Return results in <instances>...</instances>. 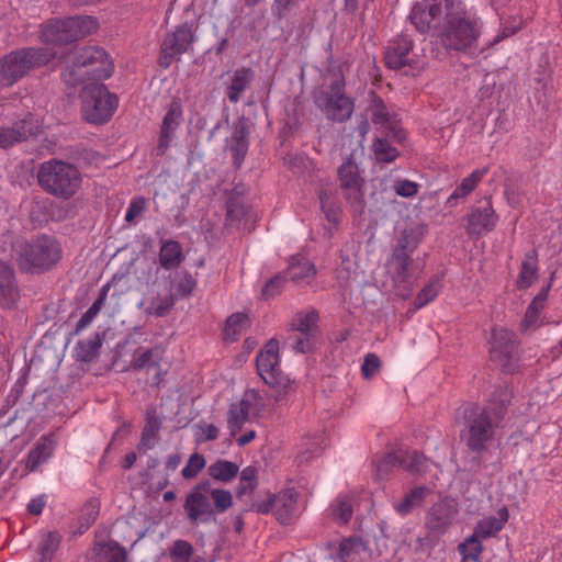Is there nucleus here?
<instances>
[{
	"instance_id": "1",
	"label": "nucleus",
	"mask_w": 562,
	"mask_h": 562,
	"mask_svg": "<svg viewBox=\"0 0 562 562\" xmlns=\"http://www.w3.org/2000/svg\"><path fill=\"white\" fill-rule=\"evenodd\" d=\"M483 22L476 16H457L449 24H445L439 32L442 45L450 50L464 52L475 55L477 52H484L486 48L496 45L506 37L514 35L520 25L513 27H503L495 37L479 49V38L482 34Z\"/></svg>"
},
{
	"instance_id": "2",
	"label": "nucleus",
	"mask_w": 562,
	"mask_h": 562,
	"mask_svg": "<svg viewBox=\"0 0 562 562\" xmlns=\"http://www.w3.org/2000/svg\"><path fill=\"white\" fill-rule=\"evenodd\" d=\"M4 241L12 244V258L24 271H44L55 266L61 257L60 245L52 237L42 235L30 241L18 239L11 235L3 236Z\"/></svg>"
},
{
	"instance_id": "3",
	"label": "nucleus",
	"mask_w": 562,
	"mask_h": 562,
	"mask_svg": "<svg viewBox=\"0 0 562 562\" xmlns=\"http://www.w3.org/2000/svg\"><path fill=\"white\" fill-rule=\"evenodd\" d=\"M112 72L113 63L103 48L83 47L76 52L61 78L66 85L75 87L88 80H105Z\"/></svg>"
},
{
	"instance_id": "4",
	"label": "nucleus",
	"mask_w": 562,
	"mask_h": 562,
	"mask_svg": "<svg viewBox=\"0 0 562 562\" xmlns=\"http://www.w3.org/2000/svg\"><path fill=\"white\" fill-rule=\"evenodd\" d=\"M505 411L504 403L484 408L474 406L467 411L465 428L461 436L471 451L482 452L486 449L487 442L493 439L494 428L503 418Z\"/></svg>"
},
{
	"instance_id": "5",
	"label": "nucleus",
	"mask_w": 562,
	"mask_h": 562,
	"mask_svg": "<svg viewBox=\"0 0 562 562\" xmlns=\"http://www.w3.org/2000/svg\"><path fill=\"white\" fill-rule=\"evenodd\" d=\"M38 184L47 193L60 199H70L81 186V175L71 164L50 159L41 165Z\"/></svg>"
},
{
	"instance_id": "6",
	"label": "nucleus",
	"mask_w": 562,
	"mask_h": 562,
	"mask_svg": "<svg viewBox=\"0 0 562 562\" xmlns=\"http://www.w3.org/2000/svg\"><path fill=\"white\" fill-rule=\"evenodd\" d=\"M56 56L52 48H22L0 59V86L9 87L31 69L47 64Z\"/></svg>"
},
{
	"instance_id": "7",
	"label": "nucleus",
	"mask_w": 562,
	"mask_h": 562,
	"mask_svg": "<svg viewBox=\"0 0 562 562\" xmlns=\"http://www.w3.org/2000/svg\"><path fill=\"white\" fill-rule=\"evenodd\" d=\"M81 102L85 120L92 124H103L114 114L119 100L104 85L91 83L83 88Z\"/></svg>"
},
{
	"instance_id": "8",
	"label": "nucleus",
	"mask_w": 562,
	"mask_h": 562,
	"mask_svg": "<svg viewBox=\"0 0 562 562\" xmlns=\"http://www.w3.org/2000/svg\"><path fill=\"white\" fill-rule=\"evenodd\" d=\"M257 372L266 384L280 390L276 401H281L292 387L290 379L280 369L279 342L269 340L256 357Z\"/></svg>"
},
{
	"instance_id": "9",
	"label": "nucleus",
	"mask_w": 562,
	"mask_h": 562,
	"mask_svg": "<svg viewBox=\"0 0 562 562\" xmlns=\"http://www.w3.org/2000/svg\"><path fill=\"white\" fill-rule=\"evenodd\" d=\"M266 405L267 398L259 391H245L239 401L229 405L226 419L229 435L235 437L246 423L259 419Z\"/></svg>"
},
{
	"instance_id": "10",
	"label": "nucleus",
	"mask_w": 562,
	"mask_h": 562,
	"mask_svg": "<svg viewBox=\"0 0 562 562\" xmlns=\"http://www.w3.org/2000/svg\"><path fill=\"white\" fill-rule=\"evenodd\" d=\"M195 40L194 32L189 23L176 26L172 32L166 34L160 44L159 66L164 69L169 68L176 58L191 48Z\"/></svg>"
},
{
	"instance_id": "11",
	"label": "nucleus",
	"mask_w": 562,
	"mask_h": 562,
	"mask_svg": "<svg viewBox=\"0 0 562 562\" xmlns=\"http://www.w3.org/2000/svg\"><path fill=\"white\" fill-rule=\"evenodd\" d=\"M210 482L198 483L187 495L183 508L190 522H211L215 520V509L210 501Z\"/></svg>"
},
{
	"instance_id": "12",
	"label": "nucleus",
	"mask_w": 562,
	"mask_h": 562,
	"mask_svg": "<svg viewBox=\"0 0 562 562\" xmlns=\"http://www.w3.org/2000/svg\"><path fill=\"white\" fill-rule=\"evenodd\" d=\"M338 178L350 205L362 210L364 203L363 179L352 156L347 157L338 168Z\"/></svg>"
},
{
	"instance_id": "13",
	"label": "nucleus",
	"mask_w": 562,
	"mask_h": 562,
	"mask_svg": "<svg viewBox=\"0 0 562 562\" xmlns=\"http://www.w3.org/2000/svg\"><path fill=\"white\" fill-rule=\"evenodd\" d=\"M318 313L315 310H307L296 313L291 327L297 334L294 337V349L305 353L312 350L317 333Z\"/></svg>"
},
{
	"instance_id": "14",
	"label": "nucleus",
	"mask_w": 562,
	"mask_h": 562,
	"mask_svg": "<svg viewBox=\"0 0 562 562\" xmlns=\"http://www.w3.org/2000/svg\"><path fill=\"white\" fill-rule=\"evenodd\" d=\"M429 460L416 450H396L382 458L379 464V471H387L395 467H401L413 475L426 472Z\"/></svg>"
},
{
	"instance_id": "15",
	"label": "nucleus",
	"mask_w": 562,
	"mask_h": 562,
	"mask_svg": "<svg viewBox=\"0 0 562 562\" xmlns=\"http://www.w3.org/2000/svg\"><path fill=\"white\" fill-rule=\"evenodd\" d=\"M370 103L366 110L371 122L382 128L386 135L401 139L402 131L397 127V115L389 110L383 100L375 93L370 92Z\"/></svg>"
},
{
	"instance_id": "16",
	"label": "nucleus",
	"mask_w": 562,
	"mask_h": 562,
	"mask_svg": "<svg viewBox=\"0 0 562 562\" xmlns=\"http://www.w3.org/2000/svg\"><path fill=\"white\" fill-rule=\"evenodd\" d=\"M42 124L32 114L15 122L11 127L0 126V148H9L41 132Z\"/></svg>"
},
{
	"instance_id": "17",
	"label": "nucleus",
	"mask_w": 562,
	"mask_h": 562,
	"mask_svg": "<svg viewBox=\"0 0 562 562\" xmlns=\"http://www.w3.org/2000/svg\"><path fill=\"white\" fill-rule=\"evenodd\" d=\"M498 222V215L492 206L491 200L484 206L473 207L468 215L467 233L482 236L492 232Z\"/></svg>"
},
{
	"instance_id": "18",
	"label": "nucleus",
	"mask_w": 562,
	"mask_h": 562,
	"mask_svg": "<svg viewBox=\"0 0 562 562\" xmlns=\"http://www.w3.org/2000/svg\"><path fill=\"white\" fill-rule=\"evenodd\" d=\"M516 345L514 334L504 328H495L492 331L491 339V359L507 370V364L513 358Z\"/></svg>"
},
{
	"instance_id": "19",
	"label": "nucleus",
	"mask_w": 562,
	"mask_h": 562,
	"mask_svg": "<svg viewBox=\"0 0 562 562\" xmlns=\"http://www.w3.org/2000/svg\"><path fill=\"white\" fill-rule=\"evenodd\" d=\"M164 355L165 350L160 346H155L149 349H138L133 355L131 367L134 370L149 371L155 369V384L159 385L165 374L160 367Z\"/></svg>"
},
{
	"instance_id": "20",
	"label": "nucleus",
	"mask_w": 562,
	"mask_h": 562,
	"mask_svg": "<svg viewBox=\"0 0 562 562\" xmlns=\"http://www.w3.org/2000/svg\"><path fill=\"white\" fill-rule=\"evenodd\" d=\"M182 121V105L178 100H172V102L168 105L160 127V136L158 142V150L160 154H165V151L168 149L175 132L181 125Z\"/></svg>"
},
{
	"instance_id": "21",
	"label": "nucleus",
	"mask_w": 562,
	"mask_h": 562,
	"mask_svg": "<svg viewBox=\"0 0 562 562\" xmlns=\"http://www.w3.org/2000/svg\"><path fill=\"white\" fill-rule=\"evenodd\" d=\"M176 301L171 289L165 288L158 291H149L140 305L144 306L145 314L164 317L173 308Z\"/></svg>"
},
{
	"instance_id": "22",
	"label": "nucleus",
	"mask_w": 562,
	"mask_h": 562,
	"mask_svg": "<svg viewBox=\"0 0 562 562\" xmlns=\"http://www.w3.org/2000/svg\"><path fill=\"white\" fill-rule=\"evenodd\" d=\"M413 41L406 35H400L387 46L384 55L385 65L390 69H401L411 61Z\"/></svg>"
},
{
	"instance_id": "23",
	"label": "nucleus",
	"mask_w": 562,
	"mask_h": 562,
	"mask_svg": "<svg viewBox=\"0 0 562 562\" xmlns=\"http://www.w3.org/2000/svg\"><path fill=\"white\" fill-rule=\"evenodd\" d=\"M340 89L339 83L333 85V94L327 99L324 111L328 119L344 122L351 116L353 102L350 98L346 97Z\"/></svg>"
},
{
	"instance_id": "24",
	"label": "nucleus",
	"mask_w": 562,
	"mask_h": 562,
	"mask_svg": "<svg viewBox=\"0 0 562 562\" xmlns=\"http://www.w3.org/2000/svg\"><path fill=\"white\" fill-rule=\"evenodd\" d=\"M456 515V506L447 499H441L434 504L427 513L426 526L432 531L442 532L451 525Z\"/></svg>"
},
{
	"instance_id": "25",
	"label": "nucleus",
	"mask_w": 562,
	"mask_h": 562,
	"mask_svg": "<svg viewBox=\"0 0 562 562\" xmlns=\"http://www.w3.org/2000/svg\"><path fill=\"white\" fill-rule=\"evenodd\" d=\"M249 130L244 121L234 124L231 137L226 140V146L232 153L234 166L239 169L244 162L249 147Z\"/></svg>"
},
{
	"instance_id": "26",
	"label": "nucleus",
	"mask_w": 562,
	"mask_h": 562,
	"mask_svg": "<svg viewBox=\"0 0 562 562\" xmlns=\"http://www.w3.org/2000/svg\"><path fill=\"white\" fill-rule=\"evenodd\" d=\"M274 516L282 525H289L294 516L297 504V492L293 487L273 494Z\"/></svg>"
},
{
	"instance_id": "27",
	"label": "nucleus",
	"mask_w": 562,
	"mask_h": 562,
	"mask_svg": "<svg viewBox=\"0 0 562 562\" xmlns=\"http://www.w3.org/2000/svg\"><path fill=\"white\" fill-rule=\"evenodd\" d=\"M316 274L314 265L302 255L292 256L284 276L297 284L310 283Z\"/></svg>"
},
{
	"instance_id": "28",
	"label": "nucleus",
	"mask_w": 562,
	"mask_h": 562,
	"mask_svg": "<svg viewBox=\"0 0 562 562\" xmlns=\"http://www.w3.org/2000/svg\"><path fill=\"white\" fill-rule=\"evenodd\" d=\"M186 259L182 247L179 241L168 239L162 240L158 254V260L165 270L177 269Z\"/></svg>"
},
{
	"instance_id": "29",
	"label": "nucleus",
	"mask_w": 562,
	"mask_h": 562,
	"mask_svg": "<svg viewBox=\"0 0 562 562\" xmlns=\"http://www.w3.org/2000/svg\"><path fill=\"white\" fill-rule=\"evenodd\" d=\"M427 8L434 13L435 19L441 24H449L452 19H456L463 12L462 3L460 0H426Z\"/></svg>"
},
{
	"instance_id": "30",
	"label": "nucleus",
	"mask_w": 562,
	"mask_h": 562,
	"mask_svg": "<svg viewBox=\"0 0 562 562\" xmlns=\"http://www.w3.org/2000/svg\"><path fill=\"white\" fill-rule=\"evenodd\" d=\"M68 19L49 21L43 26L40 38L45 44L69 43L71 34L68 32Z\"/></svg>"
},
{
	"instance_id": "31",
	"label": "nucleus",
	"mask_w": 562,
	"mask_h": 562,
	"mask_svg": "<svg viewBox=\"0 0 562 562\" xmlns=\"http://www.w3.org/2000/svg\"><path fill=\"white\" fill-rule=\"evenodd\" d=\"M54 448L55 443L49 437H41L27 454L26 469L33 472L41 464L47 462L53 456Z\"/></svg>"
},
{
	"instance_id": "32",
	"label": "nucleus",
	"mask_w": 562,
	"mask_h": 562,
	"mask_svg": "<svg viewBox=\"0 0 562 562\" xmlns=\"http://www.w3.org/2000/svg\"><path fill=\"white\" fill-rule=\"evenodd\" d=\"M508 509L506 507H501L497 510V517L488 516L481 519L476 524L474 532H476L481 539L493 537L503 529L504 525L508 520Z\"/></svg>"
},
{
	"instance_id": "33",
	"label": "nucleus",
	"mask_w": 562,
	"mask_h": 562,
	"mask_svg": "<svg viewBox=\"0 0 562 562\" xmlns=\"http://www.w3.org/2000/svg\"><path fill=\"white\" fill-rule=\"evenodd\" d=\"M19 299V291L14 282L13 270L10 266L0 262V301L4 305H13Z\"/></svg>"
},
{
	"instance_id": "34",
	"label": "nucleus",
	"mask_w": 562,
	"mask_h": 562,
	"mask_svg": "<svg viewBox=\"0 0 562 562\" xmlns=\"http://www.w3.org/2000/svg\"><path fill=\"white\" fill-rule=\"evenodd\" d=\"M430 492L431 490L426 486L415 487L401 502L394 503L393 508L401 516H406L414 508L422 506Z\"/></svg>"
},
{
	"instance_id": "35",
	"label": "nucleus",
	"mask_w": 562,
	"mask_h": 562,
	"mask_svg": "<svg viewBox=\"0 0 562 562\" xmlns=\"http://www.w3.org/2000/svg\"><path fill=\"white\" fill-rule=\"evenodd\" d=\"M254 78V71L250 68H238L234 71L231 85L227 89V97L232 103H237L241 93L246 90Z\"/></svg>"
},
{
	"instance_id": "36",
	"label": "nucleus",
	"mask_w": 562,
	"mask_h": 562,
	"mask_svg": "<svg viewBox=\"0 0 562 562\" xmlns=\"http://www.w3.org/2000/svg\"><path fill=\"white\" fill-rule=\"evenodd\" d=\"M68 24L71 42L90 35L99 29L98 20L89 15L68 18Z\"/></svg>"
},
{
	"instance_id": "37",
	"label": "nucleus",
	"mask_w": 562,
	"mask_h": 562,
	"mask_svg": "<svg viewBox=\"0 0 562 562\" xmlns=\"http://www.w3.org/2000/svg\"><path fill=\"white\" fill-rule=\"evenodd\" d=\"M411 21L416 30L420 33L429 31L431 27L437 29L439 23L434 16V13L427 8V2L424 0L422 3L416 4L411 12Z\"/></svg>"
},
{
	"instance_id": "38",
	"label": "nucleus",
	"mask_w": 562,
	"mask_h": 562,
	"mask_svg": "<svg viewBox=\"0 0 562 562\" xmlns=\"http://www.w3.org/2000/svg\"><path fill=\"white\" fill-rule=\"evenodd\" d=\"M487 171V168L475 169L468 177L462 179L460 186H458L448 198V203L454 205L457 200L468 196L485 177Z\"/></svg>"
},
{
	"instance_id": "39",
	"label": "nucleus",
	"mask_w": 562,
	"mask_h": 562,
	"mask_svg": "<svg viewBox=\"0 0 562 562\" xmlns=\"http://www.w3.org/2000/svg\"><path fill=\"white\" fill-rule=\"evenodd\" d=\"M169 558L171 562H206L203 557L194 554V548L189 541L182 539L172 542Z\"/></svg>"
},
{
	"instance_id": "40",
	"label": "nucleus",
	"mask_w": 562,
	"mask_h": 562,
	"mask_svg": "<svg viewBox=\"0 0 562 562\" xmlns=\"http://www.w3.org/2000/svg\"><path fill=\"white\" fill-rule=\"evenodd\" d=\"M413 247L409 250H403L401 248H394L392 257L390 259V269L393 273L395 281H405L407 270L411 265V255Z\"/></svg>"
},
{
	"instance_id": "41",
	"label": "nucleus",
	"mask_w": 562,
	"mask_h": 562,
	"mask_svg": "<svg viewBox=\"0 0 562 562\" xmlns=\"http://www.w3.org/2000/svg\"><path fill=\"white\" fill-rule=\"evenodd\" d=\"M538 272V260L533 251L527 252L521 262L520 271L517 278L519 289L529 288L536 280Z\"/></svg>"
},
{
	"instance_id": "42",
	"label": "nucleus",
	"mask_w": 562,
	"mask_h": 562,
	"mask_svg": "<svg viewBox=\"0 0 562 562\" xmlns=\"http://www.w3.org/2000/svg\"><path fill=\"white\" fill-rule=\"evenodd\" d=\"M239 467L232 461L220 459L212 463L209 469V475L215 481L231 482L238 474Z\"/></svg>"
},
{
	"instance_id": "43",
	"label": "nucleus",
	"mask_w": 562,
	"mask_h": 562,
	"mask_svg": "<svg viewBox=\"0 0 562 562\" xmlns=\"http://www.w3.org/2000/svg\"><path fill=\"white\" fill-rule=\"evenodd\" d=\"M481 537L473 531L463 542L458 547L460 554L462 555V562H479L483 546Z\"/></svg>"
},
{
	"instance_id": "44",
	"label": "nucleus",
	"mask_w": 562,
	"mask_h": 562,
	"mask_svg": "<svg viewBox=\"0 0 562 562\" xmlns=\"http://www.w3.org/2000/svg\"><path fill=\"white\" fill-rule=\"evenodd\" d=\"M102 340L99 334L87 340H80L75 347L76 357L81 362L92 361L99 353Z\"/></svg>"
},
{
	"instance_id": "45",
	"label": "nucleus",
	"mask_w": 562,
	"mask_h": 562,
	"mask_svg": "<svg viewBox=\"0 0 562 562\" xmlns=\"http://www.w3.org/2000/svg\"><path fill=\"white\" fill-rule=\"evenodd\" d=\"M175 290L173 295L176 300L178 299H187L192 295L196 288V280L189 271H181L175 277Z\"/></svg>"
},
{
	"instance_id": "46",
	"label": "nucleus",
	"mask_w": 562,
	"mask_h": 562,
	"mask_svg": "<svg viewBox=\"0 0 562 562\" xmlns=\"http://www.w3.org/2000/svg\"><path fill=\"white\" fill-rule=\"evenodd\" d=\"M248 325V316L245 313H236L231 315L225 324V339L235 341L241 335Z\"/></svg>"
},
{
	"instance_id": "47",
	"label": "nucleus",
	"mask_w": 562,
	"mask_h": 562,
	"mask_svg": "<svg viewBox=\"0 0 562 562\" xmlns=\"http://www.w3.org/2000/svg\"><path fill=\"white\" fill-rule=\"evenodd\" d=\"M161 427V420L157 415L155 408H148L146 411V422L142 431L140 443L143 446H149L154 440L156 434Z\"/></svg>"
},
{
	"instance_id": "48",
	"label": "nucleus",
	"mask_w": 562,
	"mask_h": 562,
	"mask_svg": "<svg viewBox=\"0 0 562 562\" xmlns=\"http://www.w3.org/2000/svg\"><path fill=\"white\" fill-rule=\"evenodd\" d=\"M257 469L255 467L248 465L243 469L240 472L239 484L237 486L236 494L237 496H243L248 493H251L257 486Z\"/></svg>"
},
{
	"instance_id": "49",
	"label": "nucleus",
	"mask_w": 562,
	"mask_h": 562,
	"mask_svg": "<svg viewBox=\"0 0 562 562\" xmlns=\"http://www.w3.org/2000/svg\"><path fill=\"white\" fill-rule=\"evenodd\" d=\"M439 290L440 283L438 280H432L428 284H426L414 300L415 308H423L428 303L434 301L438 296Z\"/></svg>"
},
{
	"instance_id": "50",
	"label": "nucleus",
	"mask_w": 562,
	"mask_h": 562,
	"mask_svg": "<svg viewBox=\"0 0 562 562\" xmlns=\"http://www.w3.org/2000/svg\"><path fill=\"white\" fill-rule=\"evenodd\" d=\"M373 151L379 161L392 162L398 156V151L386 139L376 138L373 143Z\"/></svg>"
},
{
	"instance_id": "51",
	"label": "nucleus",
	"mask_w": 562,
	"mask_h": 562,
	"mask_svg": "<svg viewBox=\"0 0 562 562\" xmlns=\"http://www.w3.org/2000/svg\"><path fill=\"white\" fill-rule=\"evenodd\" d=\"M60 537L56 532H48L42 540L38 554L41 562H49L55 551L58 549Z\"/></svg>"
},
{
	"instance_id": "52",
	"label": "nucleus",
	"mask_w": 562,
	"mask_h": 562,
	"mask_svg": "<svg viewBox=\"0 0 562 562\" xmlns=\"http://www.w3.org/2000/svg\"><path fill=\"white\" fill-rule=\"evenodd\" d=\"M210 497L212 498L214 505L213 508L216 513H224L233 505V495L228 490L214 488L210 487Z\"/></svg>"
},
{
	"instance_id": "53",
	"label": "nucleus",
	"mask_w": 562,
	"mask_h": 562,
	"mask_svg": "<svg viewBox=\"0 0 562 562\" xmlns=\"http://www.w3.org/2000/svg\"><path fill=\"white\" fill-rule=\"evenodd\" d=\"M331 510L333 516L342 524H346L351 519L352 506L346 496H339L333 504Z\"/></svg>"
},
{
	"instance_id": "54",
	"label": "nucleus",
	"mask_w": 562,
	"mask_h": 562,
	"mask_svg": "<svg viewBox=\"0 0 562 562\" xmlns=\"http://www.w3.org/2000/svg\"><path fill=\"white\" fill-rule=\"evenodd\" d=\"M205 467V459L200 453H193L190 456L187 464L181 471L183 479L189 480L195 477Z\"/></svg>"
},
{
	"instance_id": "55",
	"label": "nucleus",
	"mask_w": 562,
	"mask_h": 562,
	"mask_svg": "<svg viewBox=\"0 0 562 562\" xmlns=\"http://www.w3.org/2000/svg\"><path fill=\"white\" fill-rule=\"evenodd\" d=\"M285 281L286 278L284 276V272L279 273L276 277L271 278L269 281H267V283L262 288L263 299L268 300L278 295L281 292Z\"/></svg>"
},
{
	"instance_id": "56",
	"label": "nucleus",
	"mask_w": 562,
	"mask_h": 562,
	"mask_svg": "<svg viewBox=\"0 0 562 562\" xmlns=\"http://www.w3.org/2000/svg\"><path fill=\"white\" fill-rule=\"evenodd\" d=\"M418 188V183L407 179H397L393 184L394 192L402 198H412L416 195Z\"/></svg>"
},
{
	"instance_id": "57",
	"label": "nucleus",
	"mask_w": 562,
	"mask_h": 562,
	"mask_svg": "<svg viewBox=\"0 0 562 562\" xmlns=\"http://www.w3.org/2000/svg\"><path fill=\"white\" fill-rule=\"evenodd\" d=\"M543 308H544V306L531 301V303L527 307L525 317L521 322V327L524 329H529V328L536 326L539 322L540 314L543 311Z\"/></svg>"
},
{
	"instance_id": "58",
	"label": "nucleus",
	"mask_w": 562,
	"mask_h": 562,
	"mask_svg": "<svg viewBox=\"0 0 562 562\" xmlns=\"http://www.w3.org/2000/svg\"><path fill=\"white\" fill-rule=\"evenodd\" d=\"M220 435L218 428L213 424H200L196 426L195 440L198 442L212 441L217 439Z\"/></svg>"
},
{
	"instance_id": "59",
	"label": "nucleus",
	"mask_w": 562,
	"mask_h": 562,
	"mask_svg": "<svg viewBox=\"0 0 562 562\" xmlns=\"http://www.w3.org/2000/svg\"><path fill=\"white\" fill-rule=\"evenodd\" d=\"M146 206V200L143 196H137L131 200L125 213V221L132 222L135 217L140 215Z\"/></svg>"
},
{
	"instance_id": "60",
	"label": "nucleus",
	"mask_w": 562,
	"mask_h": 562,
	"mask_svg": "<svg viewBox=\"0 0 562 562\" xmlns=\"http://www.w3.org/2000/svg\"><path fill=\"white\" fill-rule=\"evenodd\" d=\"M380 359L375 353H368L364 357L363 363L361 366V372L364 378L372 376L378 369L380 368Z\"/></svg>"
},
{
	"instance_id": "61",
	"label": "nucleus",
	"mask_w": 562,
	"mask_h": 562,
	"mask_svg": "<svg viewBox=\"0 0 562 562\" xmlns=\"http://www.w3.org/2000/svg\"><path fill=\"white\" fill-rule=\"evenodd\" d=\"M296 0H273L272 12L278 19H282Z\"/></svg>"
},
{
	"instance_id": "62",
	"label": "nucleus",
	"mask_w": 562,
	"mask_h": 562,
	"mask_svg": "<svg viewBox=\"0 0 562 562\" xmlns=\"http://www.w3.org/2000/svg\"><path fill=\"white\" fill-rule=\"evenodd\" d=\"M358 540L353 538L344 539L339 544L338 557L345 561L357 546Z\"/></svg>"
},
{
	"instance_id": "63",
	"label": "nucleus",
	"mask_w": 562,
	"mask_h": 562,
	"mask_svg": "<svg viewBox=\"0 0 562 562\" xmlns=\"http://www.w3.org/2000/svg\"><path fill=\"white\" fill-rule=\"evenodd\" d=\"M45 505H46V497L44 495L34 497L27 504V512L32 515H40V514H42Z\"/></svg>"
},
{
	"instance_id": "64",
	"label": "nucleus",
	"mask_w": 562,
	"mask_h": 562,
	"mask_svg": "<svg viewBox=\"0 0 562 562\" xmlns=\"http://www.w3.org/2000/svg\"><path fill=\"white\" fill-rule=\"evenodd\" d=\"M254 508L257 513L260 514H269L272 513L274 515V502L273 494H269L268 498L262 502H258L254 505Z\"/></svg>"
}]
</instances>
